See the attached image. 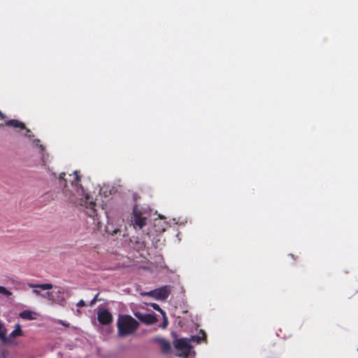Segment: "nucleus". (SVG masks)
Listing matches in <instances>:
<instances>
[{"mask_svg":"<svg viewBox=\"0 0 358 358\" xmlns=\"http://www.w3.org/2000/svg\"><path fill=\"white\" fill-rule=\"evenodd\" d=\"M27 285L34 289H41L42 290H49L52 288V285L50 283H45V284H33V283H28Z\"/></svg>","mask_w":358,"mask_h":358,"instance_id":"obj_13","label":"nucleus"},{"mask_svg":"<svg viewBox=\"0 0 358 358\" xmlns=\"http://www.w3.org/2000/svg\"><path fill=\"white\" fill-rule=\"evenodd\" d=\"M148 213L141 207L136 206L133 210V221L134 224L142 229L146 224Z\"/></svg>","mask_w":358,"mask_h":358,"instance_id":"obj_4","label":"nucleus"},{"mask_svg":"<svg viewBox=\"0 0 358 358\" xmlns=\"http://www.w3.org/2000/svg\"><path fill=\"white\" fill-rule=\"evenodd\" d=\"M97 316L99 322L102 324H108L113 321L111 313L106 308H99Z\"/></svg>","mask_w":358,"mask_h":358,"instance_id":"obj_7","label":"nucleus"},{"mask_svg":"<svg viewBox=\"0 0 358 358\" xmlns=\"http://www.w3.org/2000/svg\"><path fill=\"white\" fill-rule=\"evenodd\" d=\"M64 176H65V174H64V173H61V174L59 175V178H61V179H62V178H64Z\"/></svg>","mask_w":358,"mask_h":358,"instance_id":"obj_24","label":"nucleus"},{"mask_svg":"<svg viewBox=\"0 0 358 358\" xmlns=\"http://www.w3.org/2000/svg\"><path fill=\"white\" fill-rule=\"evenodd\" d=\"M205 339V333L201 331V336H194L191 338H180L173 341V345L177 351V355L185 357L188 355L192 351V346L190 342L194 341L199 343L201 340Z\"/></svg>","mask_w":358,"mask_h":358,"instance_id":"obj_2","label":"nucleus"},{"mask_svg":"<svg viewBox=\"0 0 358 358\" xmlns=\"http://www.w3.org/2000/svg\"><path fill=\"white\" fill-rule=\"evenodd\" d=\"M186 358H194V355L192 353V351L189 353L188 355L185 356Z\"/></svg>","mask_w":358,"mask_h":358,"instance_id":"obj_21","label":"nucleus"},{"mask_svg":"<svg viewBox=\"0 0 358 358\" xmlns=\"http://www.w3.org/2000/svg\"><path fill=\"white\" fill-rule=\"evenodd\" d=\"M96 299H94L92 301H91V305H92L94 303V302L95 301Z\"/></svg>","mask_w":358,"mask_h":358,"instance_id":"obj_27","label":"nucleus"},{"mask_svg":"<svg viewBox=\"0 0 358 358\" xmlns=\"http://www.w3.org/2000/svg\"><path fill=\"white\" fill-rule=\"evenodd\" d=\"M159 342L162 345L164 351H168L170 349V345L166 340L160 338Z\"/></svg>","mask_w":358,"mask_h":358,"instance_id":"obj_16","label":"nucleus"},{"mask_svg":"<svg viewBox=\"0 0 358 358\" xmlns=\"http://www.w3.org/2000/svg\"><path fill=\"white\" fill-rule=\"evenodd\" d=\"M151 306L155 310L160 312L162 316H164L165 313L160 308V307L157 303H152Z\"/></svg>","mask_w":358,"mask_h":358,"instance_id":"obj_17","label":"nucleus"},{"mask_svg":"<svg viewBox=\"0 0 358 358\" xmlns=\"http://www.w3.org/2000/svg\"><path fill=\"white\" fill-rule=\"evenodd\" d=\"M163 318H164V322H163V324H162V328L165 329V328H166V327L168 325V320H167V318H166L165 314H164V316H163Z\"/></svg>","mask_w":358,"mask_h":358,"instance_id":"obj_18","label":"nucleus"},{"mask_svg":"<svg viewBox=\"0 0 358 358\" xmlns=\"http://www.w3.org/2000/svg\"><path fill=\"white\" fill-rule=\"evenodd\" d=\"M81 177L78 171L69 174L65 179L62 193L69 202L80 206L86 214L94 217L96 215L95 199L81 185Z\"/></svg>","mask_w":358,"mask_h":358,"instance_id":"obj_1","label":"nucleus"},{"mask_svg":"<svg viewBox=\"0 0 358 358\" xmlns=\"http://www.w3.org/2000/svg\"><path fill=\"white\" fill-rule=\"evenodd\" d=\"M138 322L128 315H120L117 320L118 334L126 336L133 334L137 329Z\"/></svg>","mask_w":358,"mask_h":358,"instance_id":"obj_3","label":"nucleus"},{"mask_svg":"<svg viewBox=\"0 0 358 358\" xmlns=\"http://www.w3.org/2000/svg\"><path fill=\"white\" fill-rule=\"evenodd\" d=\"M0 118L1 119H4V115L0 112Z\"/></svg>","mask_w":358,"mask_h":358,"instance_id":"obj_25","label":"nucleus"},{"mask_svg":"<svg viewBox=\"0 0 358 358\" xmlns=\"http://www.w3.org/2000/svg\"><path fill=\"white\" fill-rule=\"evenodd\" d=\"M24 135L25 136H28V137H29V138H31V136H33L31 135V131H30L29 129H26L25 133L24 134Z\"/></svg>","mask_w":358,"mask_h":358,"instance_id":"obj_19","label":"nucleus"},{"mask_svg":"<svg viewBox=\"0 0 358 358\" xmlns=\"http://www.w3.org/2000/svg\"><path fill=\"white\" fill-rule=\"evenodd\" d=\"M22 334L23 332L21 325L17 323L15 325V329L13 330L8 336L6 334V340H3V343L6 345L15 344V338L22 336Z\"/></svg>","mask_w":358,"mask_h":358,"instance_id":"obj_6","label":"nucleus"},{"mask_svg":"<svg viewBox=\"0 0 358 358\" xmlns=\"http://www.w3.org/2000/svg\"><path fill=\"white\" fill-rule=\"evenodd\" d=\"M19 315L21 318H22L24 320H36L38 314L36 312L33 311V310H25L22 311L19 314Z\"/></svg>","mask_w":358,"mask_h":358,"instance_id":"obj_11","label":"nucleus"},{"mask_svg":"<svg viewBox=\"0 0 358 358\" xmlns=\"http://www.w3.org/2000/svg\"><path fill=\"white\" fill-rule=\"evenodd\" d=\"M6 334H7V329L4 324L0 321V340L3 342V340H6Z\"/></svg>","mask_w":358,"mask_h":358,"instance_id":"obj_14","label":"nucleus"},{"mask_svg":"<svg viewBox=\"0 0 358 358\" xmlns=\"http://www.w3.org/2000/svg\"><path fill=\"white\" fill-rule=\"evenodd\" d=\"M4 125L10 126L15 128L25 129L24 124L16 120L6 121L5 123L0 124V127Z\"/></svg>","mask_w":358,"mask_h":358,"instance_id":"obj_12","label":"nucleus"},{"mask_svg":"<svg viewBox=\"0 0 358 358\" xmlns=\"http://www.w3.org/2000/svg\"><path fill=\"white\" fill-rule=\"evenodd\" d=\"M85 305V303L83 300H80L78 302L77 306L79 307H83Z\"/></svg>","mask_w":358,"mask_h":358,"instance_id":"obj_20","label":"nucleus"},{"mask_svg":"<svg viewBox=\"0 0 358 358\" xmlns=\"http://www.w3.org/2000/svg\"><path fill=\"white\" fill-rule=\"evenodd\" d=\"M0 294L6 296V297H10L13 294L10 290L3 286H0Z\"/></svg>","mask_w":358,"mask_h":358,"instance_id":"obj_15","label":"nucleus"},{"mask_svg":"<svg viewBox=\"0 0 358 358\" xmlns=\"http://www.w3.org/2000/svg\"><path fill=\"white\" fill-rule=\"evenodd\" d=\"M170 293V289L169 287H163L159 289H156L148 292H141V296H149L154 298L156 300H164L166 299Z\"/></svg>","mask_w":358,"mask_h":358,"instance_id":"obj_5","label":"nucleus"},{"mask_svg":"<svg viewBox=\"0 0 358 358\" xmlns=\"http://www.w3.org/2000/svg\"><path fill=\"white\" fill-rule=\"evenodd\" d=\"M158 217L160 220H159L157 222L155 223V227H156V231L158 232H163L166 229L169 227V224L166 221H162V220H164L165 217L164 215L159 214Z\"/></svg>","mask_w":358,"mask_h":358,"instance_id":"obj_10","label":"nucleus"},{"mask_svg":"<svg viewBox=\"0 0 358 358\" xmlns=\"http://www.w3.org/2000/svg\"><path fill=\"white\" fill-rule=\"evenodd\" d=\"M54 296L56 299H63L64 300V299L63 297H60V296H55V294H54Z\"/></svg>","mask_w":358,"mask_h":358,"instance_id":"obj_23","label":"nucleus"},{"mask_svg":"<svg viewBox=\"0 0 358 358\" xmlns=\"http://www.w3.org/2000/svg\"><path fill=\"white\" fill-rule=\"evenodd\" d=\"M32 292L37 295V296H42L43 298H46L48 299H49L50 301H52V302L54 303H59V304H61L64 302V299H56L54 296V292H48L47 293L45 294H42L41 292L39 290V289H34L32 290Z\"/></svg>","mask_w":358,"mask_h":358,"instance_id":"obj_8","label":"nucleus"},{"mask_svg":"<svg viewBox=\"0 0 358 358\" xmlns=\"http://www.w3.org/2000/svg\"><path fill=\"white\" fill-rule=\"evenodd\" d=\"M59 323L62 324V325H65L64 322L62 320H59Z\"/></svg>","mask_w":358,"mask_h":358,"instance_id":"obj_26","label":"nucleus"},{"mask_svg":"<svg viewBox=\"0 0 358 358\" xmlns=\"http://www.w3.org/2000/svg\"><path fill=\"white\" fill-rule=\"evenodd\" d=\"M39 142H40V141H39V140H38V139H34V140H33V143H34V144H35V145H39Z\"/></svg>","mask_w":358,"mask_h":358,"instance_id":"obj_22","label":"nucleus"},{"mask_svg":"<svg viewBox=\"0 0 358 358\" xmlns=\"http://www.w3.org/2000/svg\"><path fill=\"white\" fill-rule=\"evenodd\" d=\"M134 315L141 321L148 324H154L157 321L156 317L152 314H142L140 313H136Z\"/></svg>","mask_w":358,"mask_h":358,"instance_id":"obj_9","label":"nucleus"}]
</instances>
